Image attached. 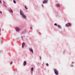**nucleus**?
Returning a JSON list of instances; mask_svg holds the SVG:
<instances>
[{"mask_svg":"<svg viewBox=\"0 0 75 75\" xmlns=\"http://www.w3.org/2000/svg\"><path fill=\"white\" fill-rule=\"evenodd\" d=\"M20 14L22 16V17L23 18L26 19V17H25V16L24 15V13L22 11H20Z\"/></svg>","mask_w":75,"mask_h":75,"instance_id":"f257e3e1","label":"nucleus"},{"mask_svg":"<svg viewBox=\"0 0 75 75\" xmlns=\"http://www.w3.org/2000/svg\"><path fill=\"white\" fill-rule=\"evenodd\" d=\"M54 73L56 75H58V71L55 69H54Z\"/></svg>","mask_w":75,"mask_h":75,"instance_id":"f03ea898","label":"nucleus"},{"mask_svg":"<svg viewBox=\"0 0 75 75\" xmlns=\"http://www.w3.org/2000/svg\"><path fill=\"white\" fill-rule=\"evenodd\" d=\"M71 26V24L70 23H68L67 24H66V26Z\"/></svg>","mask_w":75,"mask_h":75,"instance_id":"7ed1b4c3","label":"nucleus"},{"mask_svg":"<svg viewBox=\"0 0 75 75\" xmlns=\"http://www.w3.org/2000/svg\"><path fill=\"white\" fill-rule=\"evenodd\" d=\"M48 2V0H44V1L43 2V4H45L47 3Z\"/></svg>","mask_w":75,"mask_h":75,"instance_id":"20e7f679","label":"nucleus"},{"mask_svg":"<svg viewBox=\"0 0 75 75\" xmlns=\"http://www.w3.org/2000/svg\"><path fill=\"white\" fill-rule=\"evenodd\" d=\"M56 7H59L60 6V5H59V4H56Z\"/></svg>","mask_w":75,"mask_h":75,"instance_id":"39448f33","label":"nucleus"},{"mask_svg":"<svg viewBox=\"0 0 75 75\" xmlns=\"http://www.w3.org/2000/svg\"><path fill=\"white\" fill-rule=\"evenodd\" d=\"M16 31H19V30H20V29L18 28H16Z\"/></svg>","mask_w":75,"mask_h":75,"instance_id":"423d86ee","label":"nucleus"},{"mask_svg":"<svg viewBox=\"0 0 75 75\" xmlns=\"http://www.w3.org/2000/svg\"><path fill=\"white\" fill-rule=\"evenodd\" d=\"M29 50H30V52H31L32 53H33V51L32 49L29 48Z\"/></svg>","mask_w":75,"mask_h":75,"instance_id":"0eeeda50","label":"nucleus"},{"mask_svg":"<svg viewBox=\"0 0 75 75\" xmlns=\"http://www.w3.org/2000/svg\"><path fill=\"white\" fill-rule=\"evenodd\" d=\"M9 12H11L12 13H13V11H12V10L11 9H9Z\"/></svg>","mask_w":75,"mask_h":75,"instance_id":"6e6552de","label":"nucleus"},{"mask_svg":"<svg viewBox=\"0 0 75 75\" xmlns=\"http://www.w3.org/2000/svg\"><path fill=\"white\" fill-rule=\"evenodd\" d=\"M24 45H25V43H22V47H23Z\"/></svg>","mask_w":75,"mask_h":75,"instance_id":"1a4fd4ad","label":"nucleus"},{"mask_svg":"<svg viewBox=\"0 0 75 75\" xmlns=\"http://www.w3.org/2000/svg\"><path fill=\"white\" fill-rule=\"evenodd\" d=\"M24 63H23V65L25 66V64H26V62L24 61Z\"/></svg>","mask_w":75,"mask_h":75,"instance_id":"9d476101","label":"nucleus"},{"mask_svg":"<svg viewBox=\"0 0 75 75\" xmlns=\"http://www.w3.org/2000/svg\"><path fill=\"white\" fill-rule=\"evenodd\" d=\"M57 26L58 28H61V27L59 25H58Z\"/></svg>","mask_w":75,"mask_h":75,"instance_id":"9b49d317","label":"nucleus"},{"mask_svg":"<svg viewBox=\"0 0 75 75\" xmlns=\"http://www.w3.org/2000/svg\"><path fill=\"white\" fill-rule=\"evenodd\" d=\"M33 70V68H31V71L32 72Z\"/></svg>","mask_w":75,"mask_h":75,"instance_id":"f8f14e48","label":"nucleus"},{"mask_svg":"<svg viewBox=\"0 0 75 75\" xmlns=\"http://www.w3.org/2000/svg\"><path fill=\"white\" fill-rule=\"evenodd\" d=\"M25 9L27 10V7H26V6H25Z\"/></svg>","mask_w":75,"mask_h":75,"instance_id":"ddd939ff","label":"nucleus"},{"mask_svg":"<svg viewBox=\"0 0 75 75\" xmlns=\"http://www.w3.org/2000/svg\"><path fill=\"white\" fill-rule=\"evenodd\" d=\"M13 3H15V4L16 3V1H15V0H13Z\"/></svg>","mask_w":75,"mask_h":75,"instance_id":"4468645a","label":"nucleus"},{"mask_svg":"<svg viewBox=\"0 0 75 75\" xmlns=\"http://www.w3.org/2000/svg\"><path fill=\"white\" fill-rule=\"evenodd\" d=\"M46 65H47V66H48V63H46Z\"/></svg>","mask_w":75,"mask_h":75,"instance_id":"2eb2a0df","label":"nucleus"},{"mask_svg":"<svg viewBox=\"0 0 75 75\" xmlns=\"http://www.w3.org/2000/svg\"><path fill=\"white\" fill-rule=\"evenodd\" d=\"M54 25H57V24L56 23H55V24H54Z\"/></svg>","mask_w":75,"mask_h":75,"instance_id":"dca6fc26","label":"nucleus"},{"mask_svg":"<svg viewBox=\"0 0 75 75\" xmlns=\"http://www.w3.org/2000/svg\"><path fill=\"white\" fill-rule=\"evenodd\" d=\"M30 29L32 30L33 29V28L32 27H30Z\"/></svg>","mask_w":75,"mask_h":75,"instance_id":"f3484780","label":"nucleus"},{"mask_svg":"<svg viewBox=\"0 0 75 75\" xmlns=\"http://www.w3.org/2000/svg\"><path fill=\"white\" fill-rule=\"evenodd\" d=\"M4 6H5V7L6 6V5H4Z\"/></svg>","mask_w":75,"mask_h":75,"instance_id":"a211bd4d","label":"nucleus"},{"mask_svg":"<svg viewBox=\"0 0 75 75\" xmlns=\"http://www.w3.org/2000/svg\"><path fill=\"white\" fill-rule=\"evenodd\" d=\"M12 64V62H11V64Z\"/></svg>","mask_w":75,"mask_h":75,"instance_id":"6ab92c4d","label":"nucleus"},{"mask_svg":"<svg viewBox=\"0 0 75 75\" xmlns=\"http://www.w3.org/2000/svg\"><path fill=\"white\" fill-rule=\"evenodd\" d=\"M0 13L1 14V11H0Z\"/></svg>","mask_w":75,"mask_h":75,"instance_id":"aec40b11","label":"nucleus"},{"mask_svg":"<svg viewBox=\"0 0 75 75\" xmlns=\"http://www.w3.org/2000/svg\"><path fill=\"white\" fill-rule=\"evenodd\" d=\"M40 58L41 59V57L40 56Z\"/></svg>","mask_w":75,"mask_h":75,"instance_id":"412c9836","label":"nucleus"},{"mask_svg":"<svg viewBox=\"0 0 75 75\" xmlns=\"http://www.w3.org/2000/svg\"><path fill=\"white\" fill-rule=\"evenodd\" d=\"M0 3H1V1L0 0Z\"/></svg>","mask_w":75,"mask_h":75,"instance_id":"4be33fe9","label":"nucleus"},{"mask_svg":"<svg viewBox=\"0 0 75 75\" xmlns=\"http://www.w3.org/2000/svg\"><path fill=\"white\" fill-rule=\"evenodd\" d=\"M42 6L43 7V5L42 4Z\"/></svg>","mask_w":75,"mask_h":75,"instance_id":"5701e85b","label":"nucleus"},{"mask_svg":"<svg viewBox=\"0 0 75 75\" xmlns=\"http://www.w3.org/2000/svg\"><path fill=\"white\" fill-rule=\"evenodd\" d=\"M39 34H41V33H40L39 32Z\"/></svg>","mask_w":75,"mask_h":75,"instance_id":"b1692460","label":"nucleus"},{"mask_svg":"<svg viewBox=\"0 0 75 75\" xmlns=\"http://www.w3.org/2000/svg\"><path fill=\"white\" fill-rule=\"evenodd\" d=\"M22 38H23V37H22Z\"/></svg>","mask_w":75,"mask_h":75,"instance_id":"393cba45","label":"nucleus"}]
</instances>
